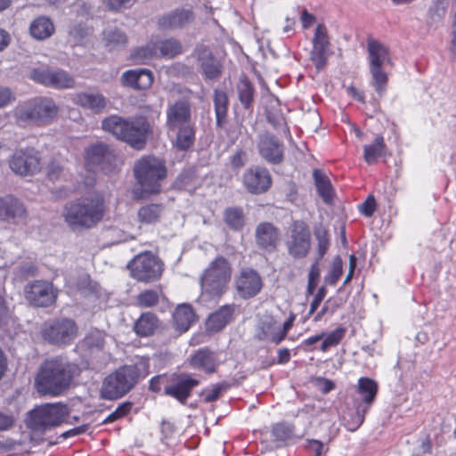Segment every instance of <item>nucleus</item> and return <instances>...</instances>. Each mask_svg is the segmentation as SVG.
Instances as JSON below:
<instances>
[{
    "label": "nucleus",
    "instance_id": "obj_40",
    "mask_svg": "<svg viewBox=\"0 0 456 456\" xmlns=\"http://www.w3.org/2000/svg\"><path fill=\"white\" fill-rule=\"evenodd\" d=\"M156 48L157 51L159 50L161 57L167 59L175 58L183 53L182 43L174 37L159 41Z\"/></svg>",
    "mask_w": 456,
    "mask_h": 456
},
{
    "label": "nucleus",
    "instance_id": "obj_1",
    "mask_svg": "<svg viewBox=\"0 0 456 456\" xmlns=\"http://www.w3.org/2000/svg\"><path fill=\"white\" fill-rule=\"evenodd\" d=\"M77 366L67 358L57 356L45 360L40 366L35 379L38 393L59 395L70 385Z\"/></svg>",
    "mask_w": 456,
    "mask_h": 456
},
{
    "label": "nucleus",
    "instance_id": "obj_33",
    "mask_svg": "<svg viewBox=\"0 0 456 456\" xmlns=\"http://www.w3.org/2000/svg\"><path fill=\"white\" fill-rule=\"evenodd\" d=\"M102 40L109 51H119L124 49L128 43V37L125 31L119 28H110L103 31Z\"/></svg>",
    "mask_w": 456,
    "mask_h": 456
},
{
    "label": "nucleus",
    "instance_id": "obj_44",
    "mask_svg": "<svg viewBox=\"0 0 456 456\" xmlns=\"http://www.w3.org/2000/svg\"><path fill=\"white\" fill-rule=\"evenodd\" d=\"M163 212V206L160 204H148L138 210V218L141 223L153 224L159 220Z\"/></svg>",
    "mask_w": 456,
    "mask_h": 456
},
{
    "label": "nucleus",
    "instance_id": "obj_34",
    "mask_svg": "<svg viewBox=\"0 0 456 456\" xmlns=\"http://www.w3.org/2000/svg\"><path fill=\"white\" fill-rule=\"evenodd\" d=\"M213 103L216 114V124L223 128L227 123L229 99L224 91L216 89L213 94Z\"/></svg>",
    "mask_w": 456,
    "mask_h": 456
},
{
    "label": "nucleus",
    "instance_id": "obj_10",
    "mask_svg": "<svg viewBox=\"0 0 456 456\" xmlns=\"http://www.w3.org/2000/svg\"><path fill=\"white\" fill-rule=\"evenodd\" d=\"M69 414V410L64 403L41 404L30 411V427L43 432L61 425Z\"/></svg>",
    "mask_w": 456,
    "mask_h": 456
},
{
    "label": "nucleus",
    "instance_id": "obj_64",
    "mask_svg": "<svg viewBox=\"0 0 456 456\" xmlns=\"http://www.w3.org/2000/svg\"><path fill=\"white\" fill-rule=\"evenodd\" d=\"M88 426L87 425H81L79 427H76L74 428H71L68 431H65L61 435V437L66 439L71 436H76L82 435L86 432Z\"/></svg>",
    "mask_w": 456,
    "mask_h": 456
},
{
    "label": "nucleus",
    "instance_id": "obj_56",
    "mask_svg": "<svg viewBox=\"0 0 456 456\" xmlns=\"http://www.w3.org/2000/svg\"><path fill=\"white\" fill-rule=\"evenodd\" d=\"M376 209V200L372 195H369L360 206V211L365 216H371Z\"/></svg>",
    "mask_w": 456,
    "mask_h": 456
},
{
    "label": "nucleus",
    "instance_id": "obj_11",
    "mask_svg": "<svg viewBox=\"0 0 456 456\" xmlns=\"http://www.w3.org/2000/svg\"><path fill=\"white\" fill-rule=\"evenodd\" d=\"M161 261L151 252L136 255L127 265L131 275L139 281L150 282L161 276Z\"/></svg>",
    "mask_w": 456,
    "mask_h": 456
},
{
    "label": "nucleus",
    "instance_id": "obj_25",
    "mask_svg": "<svg viewBox=\"0 0 456 456\" xmlns=\"http://www.w3.org/2000/svg\"><path fill=\"white\" fill-rule=\"evenodd\" d=\"M153 73L148 69H134L125 71L120 77L123 86L134 90H145L151 86Z\"/></svg>",
    "mask_w": 456,
    "mask_h": 456
},
{
    "label": "nucleus",
    "instance_id": "obj_46",
    "mask_svg": "<svg viewBox=\"0 0 456 456\" xmlns=\"http://www.w3.org/2000/svg\"><path fill=\"white\" fill-rule=\"evenodd\" d=\"M314 235L317 240V256L318 259H322L327 253L330 245V237L326 228L319 225L314 228Z\"/></svg>",
    "mask_w": 456,
    "mask_h": 456
},
{
    "label": "nucleus",
    "instance_id": "obj_29",
    "mask_svg": "<svg viewBox=\"0 0 456 456\" xmlns=\"http://www.w3.org/2000/svg\"><path fill=\"white\" fill-rule=\"evenodd\" d=\"M235 312V305H224L212 313L208 320L207 326L211 331H219L232 320Z\"/></svg>",
    "mask_w": 456,
    "mask_h": 456
},
{
    "label": "nucleus",
    "instance_id": "obj_60",
    "mask_svg": "<svg viewBox=\"0 0 456 456\" xmlns=\"http://www.w3.org/2000/svg\"><path fill=\"white\" fill-rule=\"evenodd\" d=\"M63 168L61 165L55 160L51 161L47 167V175L51 180H55L60 177Z\"/></svg>",
    "mask_w": 456,
    "mask_h": 456
},
{
    "label": "nucleus",
    "instance_id": "obj_26",
    "mask_svg": "<svg viewBox=\"0 0 456 456\" xmlns=\"http://www.w3.org/2000/svg\"><path fill=\"white\" fill-rule=\"evenodd\" d=\"M280 238V231L273 224L264 222L256 226V242L261 249L267 252L274 251Z\"/></svg>",
    "mask_w": 456,
    "mask_h": 456
},
{
    "label": "nucleus",
    "instance_id": "obj_13",
    "mask_svg": "<svg viewBox=\"0 0 456 456\" xmlns=\"http://www.w3.org/2000/svg\"><path fill=\"white\" fill-rule=\"evenodd\" d=\"M288 253L293 258H305L311 249V233L302 221H296L289 227L285 240Z\"/></svg>",
    "mask_w": 456,
    "mask_h": 456
},
{
    "label": "nucleus",
    "instance_id": "obj_24",
    "mask_svg": "<svg viewBox=\"0 0 456 456\" xmlns=\"http://www.w3.org/2000/svg\"><path fill=\"white\" fill-rule=\"evenodd\" d=\"M243 183L250 193L260 194L270 188L272 177L266 168L252 167L245 172Z\"/></svg>",
    "mask_w": 456,
    "mask_h": 456
},
{
    "label": "nucleus",
    "instance_id": "obj_52",
    "mask_svg": "<svg viewBox=\"0 0 456 456\" xmlns=\"http://www.w3.org/2000/svg\"><path fill=\"white\" fill-rule=\"evenodd\" d=\"M132 408V404L130 403H121L113 412L106 417V419L102 421V424H108L115 422L120 418L126 415Z\"/></svg>",
    "mask_w": 456,
    "mask_h": 456
},
{
    "label": "nucleus",
    "instance_id": "obj_49",
    "mask_svg": "<svg viewBox=\"0 0 456 456\" xmlns=\"http://www.w3.org/2000/svg\"><path fill=\"white\" fill-rule=\"evenodd\" d=\"M272 436L274 441L279 443V446L281 444L286 443L293 436V429L289 425L285 423H278L272 428Z\"/></svg>",
    "mask_w": 456,
    "mask_h": 456
},
{
    "label": "nucleus",
    "instance_id": "obj_63",
    "mask_svg": "<svg viewBox=\"0 0 456 456\" xmlns=\"http://www.w3.org/2000/svg\"><path fill=\"white\" fill-rule=\"evenodd\" d=\"M322 259L315 258V261L312 264L309 273H308V281H319L321 271L319 268V263Z\"/></svg>",
    "mask_w": 456,
    "mask_h": 456
},
{
    "label": "nucleus",
    "instance_id": "obj_31",
    "mask_svg": "<svg viewBox=\"0 0 456 456\" xmlns=\"http://www.w3.org/2000/svg\"><path fill=\"white\" fill-rule=\"evenodd\" d=\"M195 320L196 314L189 304L179 305L173 314L175 330L180 333L187 331Z\"/></svg>",
    "mask_w": 456,
    "mask_h": 456
},
{
    "label": "nucleus",
    "instance_id": "obj_9",
    "mask_svg": "<svg viewBox=\"0 0 456 456\" xmlns=\"http://www.w3.org/2000/svg\"><path fill=\"white\" fill-rule=\"evenodd\" d=\"M357 393L361 398L354 399L355 414L352 419L346 420V428L356 431L363 423L365 415L375 401L378 393V384L370 378H360L357 385Z\"/></svg>",
    "mask_w": 456,
    "mask_h": 456
},
{
    "label": "nucleus",
    "instance_id": "obj_42",
    "mask_svg": "<svg viewBox=\"0 0 456 456\" xmlns=\"http://www.w3.org/2000/svg\"><path fill=\"white\" fill-rule=\"evenodd\" d=\"M385 150L386 144L383 136L377 135L371 144L363 146L364 160L370 165L374 164L379 157L385 154Z\"/></svg>",
    "mask_w": 456,
    "mask_h": 456
},
{
    "label": "nucleus",
    "instance_id": "obj_18",
    "mask_svg": "<svg viewBox=\"0 0 456 456\" xmlns=\"http://www.w3.org/2000/svg\"><path fill=\"white\" fill-rule=\"evenodd\" d=\"M114 159L113 152L102 142L90 145L85 151L86 166L92 171H108Z\"/></svg>",
    "mask_w": 456,
    "mask_h": 456
},
{
    "label": "nucleus",
    "instance_id": "obj_62",
    "mask_svg": "<svg viewBox=\"0 0 456 456\" xmlns=\"http://www.w3.org/2000/svg\"><path fill=\"white\" fill-rule=\"evenodd\" d=\"M324 444L319 440H308L307 449L314 453V456H322L323 452Z\"/></svg>",
    "mask_w": 456,
    "mask_h": 456
},
{
    "label": "nucleus",
    "instance_id": "obj_61",
    "mask_svg": "<svg viewBox=\"0 0 456 456\" xmlns=\"http://www.w3.org/2000/svg\"><path fill=\"white\" fill-rule=\"evenodd\" d=\"M326 292H327V290L324 287H321L319 289L317 294L315 295L314 300L312 301V303L310 305L309 314H313L317 310L320 304L322 303L324 297L326 296Z\"/></svg>",
    "mask_w": 456,
    "mask_h": 456
},
{
    "label": "nucleus",
    "instance_id": "obj_41",
    "mask_svg": "<svg viewBox=\"0 0 456 456\" xmlns=\"http://www.w3.org/2000/svg\"><path fill=\"white\" fill-rule=\"evenodd\" d=\"M157 56V48L153 44L135 48L130 54V59L135 65L148 64Z\"/></svg>",
    "mask_w": 456,
    "mask_h": 456
},
{
    "label": "nucleus",
    "instance_id": "obj_38",
    "mask_svg": "<svg viewBox=\"0 0 456 456\" xmlns=\"http://www.w3.org/2000/svg\"><path fill=\"white\" fill-rule=\"evenodd\" d=\"M159 319L152 313H145L135 322L134 329L140 337H149L154 333L159 327Z\"/></svg>",
    "mask_w": 456,
    "mask_h": 456
},
{
    "label": "nucleus",
    "instance_id": "obj_58",
    "mask_svg": "<svg viewBox=\"0 0 456 456\" xmlns=\"http://www.w3.org/2000/svg\"><path fill=\"white\" fill-rule=\"evenodd\" d=\"M14 100L13 93L8 87L0 86V109L12 103Z\"/></svg>",
    "mask_w": 456,
    "mask_h": 456
},
{
    "label": "nucleus",
    "instance_id": "obj_54",
    "mask_svg": "<svg viewBox=\"0 0 456 456\" xmlns=\"http://www.w3.org/2000/svg\"><path fill=\"white\" fill-rule=\"evenodd\" d=\"M137 0H106V7L110 11H118L122 8H129L134 4Z\"/></svg>",
    "mask_w": 456,
    "mask_h": 456
},
{
    "label": "nucleus",
    "instance_id": "obj_47",
    "mask_svg": "<svg viewBox=\"0 0 456 456\" xmlns=\"http://www.w3.org/2000/svg\"><path fill=\"white\" fill-rule=\"evenodd\" d=\"M162 296L160 289H146L136 297V303L140 307H153L158 305Z\"/></svg>",
    "mask_w": 456,
    "mask_h": 456
},
{
    "label": "nucleus",
    "instance_id": "obj_39",
    "mask_svg": "<svg viewBox=\"0 0 456 456\" xmlns=\"http://www.w3.org/2000/svg\"><path fill=\"white\" fill-rule=\"evenodd\" d=\"M238 97L246 110L253 107L255 89L251 82L247 77H241L237 84Z\"/></svg>",
    "mask_w": 456,
    "mask_h": 456
},
{
    "label": "nucleus",
    "instance_id": "obj_55",
    "mask_svg": "<svg viewBox=\"0 0 456 456\" xmlns=\"http://www.w3.org/2000/svg\"><path fill=\"white\" fill-rule=\"evenodd\" d=\"M37 272V268L36 265L31 262H28L19 266L17 275L20 278H28L30 276H35Z\"/></svg>",
    "mask_w": 456,
    "mask_h": 456
},
{
    "label": "nucleus",
    "instance_id": "obj_57",
    "mask_svg": "<svg viewBox=\"0 0 456 456\" xmlns=\"http://www.w3.org/2000/svg\"><path fill=\"white\" fill-rule=\"evenodd\" d=\"M231 164L232 167L234 168H240L242 167L247 161V154L246 152L240 149L237 150L230 158Z\"/></svg>",
    "mask_w": 456,
    "mask_h": 456
},
{
    "label": "nucleus",
    "instance_id": "obj_59",
    "mask_svg": "<svg viewBox=\"0 0 456 456\" xmlns=\"http://www.w3.org/2000/svg\"><path fill=\"white\" fill-rule=\"evenodd\" d=\"M168 381V378L166 375H157L150 380L149 388L154 393H158L161 390V385L166 384Z\"/></svg>",
    "mask_w": 456,
    "mask_h": 456
},
{
    "label": "nucleus",
    "instance_id": "obj_23",
    "mask_svg": "<svg viewBox=\"0 0 456 456\" xmlns=\"http://www.w3.org/2000/svg\"><path fill=\"white\" fill-rule=\"evenodd\" d=\"M195 14L191 10L184 8L175 9L158 20V26L164 30L183 29L194 22Z\"/></svg>",
    "mask_w": 456,
    "mask_h": 456
},
{
    "label": "nucleus",
    "instance_id": "obj_14",
    "mask_svg": "<svg viewBox=\"0 0 456 456\" xmlns=\"http://www.w3.org/2000/svg\"><path fill=\"white\" fill-rule=\"evenodd\" d=\"M8 162L11 170L20 176L33 175L41 169L40 157L34 148L17 149Z\"/></svg>",
    "mask_w": 456,
    "mask_h": 456
},
{
    "label": "nucleus",
    "instance_id": "obj_3",
    "mask_svg": "<svg viewBox=\"0 0 456 456\" xmlns=\"http://www.w3.org/2000/svg\"><path fill=\"white\" fill-rule=\"evenodd\" d=\"M149 362L145 359H141L134 364L119 367L104 379L101 387V397L106 400L121 398L149 375Z\"/></svg>",
    "mask_w": 456,
    "mask_h": 456
},
{
    "label": "nucleus",
    "instance_id": "obj_7",
    "mask_svg": "<svg viewBox=\"0 0 456 456\" xmlns=\"http://www.w3.org/2000/svg\"><path fill=\"white\" fill-rule=\"evenodd\" d=\"M367 52L369 70L371 77L370 86L375 89L379 97H382L387 91L388 75L386 70L390 64L388 48L373 37L367 40Z\"/></svg>",
    "mask_w": 456,
    "mask_h": 456
},
{
    "label": "nucleus",
    "instance_id": "obj_16",
    "mask_svg": "<svg viewBox=\"0 0 456 456\" xmlns=\"http://www.w3.org/2000/svg\"><path fill=\"white\" fill-rule=\"evenodd\" d=\"M234 287L240 298L249 299L261 291L263 287L262 278L255 269L244 267L235 276Z\"/></svg>",
    "mask_w": 456,
    "mask_h": 456
},
{
    "label": "nucleus",
    "instance_id": "obj_32",
    "mask_svg": "<svg viewBox=\"0 0 456 456\" xmlns=\"http://www.w3.org/2000/svg\"><path fill=\"white\" fill-rule=\"evenodd\" d=\"M107 99L99 93H80L77 94L76 103L90 110L95 114L101 113L107 106Z\"/></svg>",
    "mask_w": 456,
    "mask_h": 456
},
{
    "label": "nucleus",
    "instance_id": "obj_21",
    "mask_svg": "<svg viewBox=\"0 0 456 456\" xmlns=\"http://www.w3.org/2000/svg\"><path fill=\"white\" fill-rule=\"evenodd\" d=\"M27 217L23 202L12 194L0 197V221L17 224Z\"/></svg>",
    "mask_w": 456,
    "mask_h": 456
},
{
    "label": "nucleus",
    "instance_id": "obj_28",
    "mask_svg": "<svg viewBox=\"0 0 456 456\" xmlns=\"http://www.w3.org/2000/svg\"><path fill=\"white\" fill-rule=\"evenodd\" d=\"M199 64L208 79H216L221 74V65L214 57L212 52L206 46H200L196 50Z\"/></svg>",
    "mask_w": 456,
    "mask_h": 456
},
{
    "label": "nucleus",
    "instance_id": "obj_27",
    "mask_svg": "<svg viewBox=\"0 0 456 456\" xmlns=\"http://www.w3.org/2000/svg\"><path fill=\"white\" fill-rule=\"evenodd\" d=\"M256 338L259 341H267L279 345L281 342V335L279 333V323L273 316H265L258 323L256 330Z\"/></svg>",
    "mask_w": 456,
    "mask_h": 456
},
{
    "label": "nucleus",
    "instance_id": "obj_50",
    "mask_svg": "<svg viewBox=\"0 0 456 456\" xmlns=\"http://www.w3.org/2000/svg\"><path fill=\"white\" fill-rule=\"evenodd\" d=\"M346 334V329L338 327L329 334L325 333V337L322 339L321 351L327 352L331 346H336L340 343Z\"/></svg>",
    "mask_w": 456,
    "mask_h": 456
},
{
    "label": "nucleus",
    "instance_id": "obj_53",
    "mask_svg": "<svg viewBox=\"0 0 456 456\" xmlns=\"http://www.w3.org/2000/svg\"><path fill=\"white\" fill-rule=\"evenodd\" d=\"M231 387L229 382L224 381L219 384H216L206 394L205 402L212 403L216 401L221 395L222 391L228 389Z\"/></svg>",
    "mask_w": 456,
    "mask_h": 456
},
{
    "label": "nucleus",
    "instance_id": "obj_51",
    "mask_svg": "<svg viewBox=\"0 0 456 456\" xmlns=\"http://www.w3.org/2000/svg\"><path fill=\"white\" fill-rule=\"evenodd\" d=\"M343 273V261L339 256L334 257L330 271L325 276V282L329 285H335L340 279Z\"/></svg>",
    "mask_w": 456,
    "mask_h": 456
},
{
    "label": "nucleus",
    "instance_id": "obj_19",
    "mask_svg": "<svg viewBox=\"0 0 456 456\" xmlns=\"http://www.w3.org/2000/svg\"><path fill=\"white\" fill-rule=\"evenodd\" d=\"M199 385V381L188 374L173 375L165 385L164 394L185 403L191 390Z\"/></svg>",
    "mask_w": 456,
    "mask_h": 456
},
{
    "label": "nucleus",
    "instance_id": "obj_5",
    "mask_svg": "<svg viewBox=\"0 0 456 456\" xmlns=\"http://www.w3.org/2000/svg\"><path fill=\"white\" fill-rule=\"evenodd\" d=\"M102 127L134 149L142 150L145 146L149 124L142 118L125 119L119 116L111 115L102 120Z\"/></svg>",
    "mask_w": 456,
    "mask_h": 456
},
{
    "label": "nucleus",
    "instance_id": "obj_6",
    "mask_svg": "<svg viewBox=\"0 0 456 456\" xmlns=\"http://www.w3.org/2000/svg\"><path fill=\"white\" fill-rule=\"evenodd\" d=\"M232 276L230 263L224 256H217L204 270L200 284L204 299H219L228 289Z\"/></svg>",
    "mask_w": 456,
    "mask_h": 456
},
{
    "label": "nucleus",
    "instance_id": "obj_12",
    "mask_svg": "<svg viewBox=\"0 0 456 456\" xmlns=\"http://www.w3.org/2000/svg\"><path fill=\"white\" fill-rule=\"evenodd\" d=\"M77 335V326L69 318H61L47 322L42 329L45 340L52 345L69 344Z\"/></svg>",
    "mask_w": 456,
    "mask_h": 456
},
{
    "label": "nucleus",
    "instance_id": "obj_8",
    "mask_svg": "<svg viewBox=\"0 0 456 456\" xmlns=\"http://www.w3.org/2000/svg\"><path fill=\"white\" fill-rule=\"evenodd\" d=\"M134 177L146 193L160 191V182L167 176L165 162L153 156H145L138 159L134 166Z\"/></svg>",
    "mask_w": 456,
    "mask_h": 456
},
{
    "label": "nucleus",
    "instance_id": "obj_43",
    "mask_svg": "<svg viewBox=\"0 0 456 456\" xmlns=\"http://www.w3.org/2000/svg\"><path fill=\"white\" fill-rule=\"evenodd\" d=\"M13 116L19 123L38 124L34 102L17 106L13 110Z\"/></svg>",
    "mask_w": 456,
    "mask_h": 456
},
{
    "label": "nucleus",
    "instance_id": "obj_36",
    "mask_svg": "<svg viewBox=\"0 0 456 456\" xmlns=\"http://www.w3.org/2000/svg\"><path fill=\"white\" fill-rule=\"evenodd\" d=\"M313 176L319 196L326 204H332L334 190L329 177L319 169L314 170Z\"/></svg>",
    "mask_w": 456,
    "mask_h": 456
},
{
    "label": "nucleus",
    "instance_id": "obj_35",
    "mask_svg": "<svg viewBox=\"0 0 456 456\" xmlns=\"http://www.w3.org/2000/svg\"><path fill=\"white\" fill-rule=\"evenodd\" d=\"M33 102L38 124H47L57 116L59 109L52 99L45 98Z\"/></svg>",
    "mask_w": 456,
    "mask_h": 456
},
{
    "label": "nucleus",
    "instance_id": "obj_22",
    "mask_svg": "<svg viewBox=\"0 0 456 456\" xmlns=\"http://www.w3.org/2000/svg\"><path fill=\"white\" fill-rule=\"evenodd\" d=\"M257 149L260 156L268 163L279 164L283 160V143L269 133L258 135Z\"/></svg>",
    "mask_w": 456,
    "mask_h": 456
},
{
    "label": "nucleus",
    "instance_id": "obj_37",
    "mask_svg": "<svg viewBox=\"0 0 456 456\" xmlns=\"http://www.w3.org/2000/svg\"><path fill=\"white\" fill-rule=\"evenodd\" d=\"M29 31L34 38L44 40L53 34L54 25L48 17L39 16L31 22Z\"/></svg>",
    "mask_w": 456,
    "mask_h": 456
},
{
    "label": "nucleus",
    "instance_id": "obj_48",
    "mask_svg": "<svg viewBox=\"0 0 456 456\" xmlns=\"http://www.w3.org/2000/svg\"><path fill=\"white\" fill-rule=\"evenodd\" d=\"M83 345L88 349L100 351L105 345V334L98 330H94L85 337Z\"/></svg>",
    "mask_w": 456,
    "mask_h": 456
},
{
    "label": "nucleus",
    "instance_id": "obj_20",
    "mask_svg": "<svg viewBox=\"0 0 456 456\" xmlns=\"http://www.w3.org/2000/svg\"><path fill=\"white\" fill-rule=\"evenodd\" d=\"M330 45L327 28L323 24H318L315 28L313 38V49L310 53L311 61L318 70L323 69L327 64L328 58L330 55Z\"/></svg>",
    "mask_w": 456,
    "mask_h": 456
},
{
    "label": "nucleus",
    "instance_id": "obj_15",
    "mask_svg": "<svg viewBox=\"0 0 456 456\" xmlns=\"http://www.w3.org/2000/svg\"><path fill=\"white\" fill-rule=\"evenodd\" d=\"M25 297L30 305L47 307L55 303L58 290L47 281L37 280L24 288Z\"/></svg>",
    "mask_w": 456,
    "mask_h": 456
},
{
    "label": "nucleus",
    "instance_id": "obj_17",
    "mask_svg": "<svg viewBox=\"0 0 456 456\" xmlns=\"http://www.w3.org/2000/svg\"><path fill=\"white\" fill-rule=\"evenodd\" d=\"M30 78L54 89H68L75 86L74 78L63 69H35L30 72Z\"/></svg>",
    "mask_w": 456,
    "mask_h": 456
},
{
    "label": "nucleus",
    "instance_id": "obj_2",
    "mask_svg": "<svg viewBox=\"0 0 456 456\" xmlns=\"http://www.w3.org/2000/svg\"><path fill=\"white\" fill-rule=\"evenodd\" d=\"M166 126L173 145L179 151L189 150L195 142V127L191 119V103L180 99L168 104Z\"/></svg>",
    "mask_w": 456,
    "mask_h": 456
},
{
    "label": "nucleus",
    "instance_id": "obj_30",
    "mask_svg": "<svg viewBox=\"0 0 456 456\" xmlns=\"http://www.w3.org/2000/svg\"><path fill=\"white\" fill-rule=\"evenodd\" d=\"M191 365L205 372L213 373L218 365V360L214 352L201 348L191 356Z\"/></svg>",
    "mask_w": 456,
    "mask_h": 456
},
{
    "label": "nucleus",
    "instance_id": "obj_4",
    "mask_svg": "<svg viewBox=\"0 0 456 456\" xmlns=\"http://www.w3.org/2000/svg\"><path fill=\"white\" fill-rule=\"evenodd\" d=\"M104 212L103 197L101 194H94L67 204L63 208L62 216L68 226L76 231L95 226L103 218Z\"/></svg>",
    "mask_w": 456,
    "mask_h": 456
},
{
    "label": "nucleus",
    "instance_id": "obj_45",
    "mask_svg": "<svg viewBox=\"0 0 456 456\" xmlns=\"http://www.w3.org/2000/svg\"><path fill=\"white\" fill-rule=\"evenodd\" d=\"M225 224L232 230H240L244 225V215L240 208L232 207L224 210Z\"/></svg>",
    "mask_w": 456,
    "mask_h": 456
}]
</instances>
